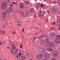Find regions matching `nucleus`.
<instances>
[{
	"label": "nucleus",
	"instance_id": "1",
	"mask_svg": "<svg viewBox=\"0 0 60 60\" xmlns=\"http://www.w3.org/2000/svg\"><path fill=\"white\" fill-rule=\"evenodd\" d=\"M45 37L46 38L45 40V41L44 40H42L40 41V43L41 45H44L45 43L46 46H48L49 44V39L48 38V37L47 36H45Z\"/></svg>",
	"mask_w": 60,
	"mask_h": 60
},
{
	"label": "nucleus",
	"instance_id": "2",
	"mask_svg": "<svg viewBox=\"0 0 60 60\" xmlns=\"http://www.w3.org/2000/svg\"><path fill=\"white\" fill-rule=\"evenodd\" d=\"M44 12L42 11H41L40 10L39 11V17L41 18V19H44V18L43 16H42L44 15Z\"/></svg>",
	"mask_w": 60,
	"mask_h": 60
},
{
	"label": "nucleus",
	"instance_id": "3",
	"mask_svg": "<svg viewBox=\"0 0 60 60\" xmlns=\"http://www.w3.org/2000/svg\"><path fill=\"white\" fill-rule=\"evenodd\" d=\"M43 57V55L42 54L38 55L37 56V58L38 59H41Z\"/></svg>",
	"mask_w": 60,
	"mask_h": 60
},
{
	"label": "nucleus",
	"instance_id": "4",
	"mask_svg": "<svg viewBox=\"0 0 60 60\" xmlns=\"http://www.w3.org/2000/svg\"><path fill=\"white\" fill-rule=\"evenodd\" d=\"M58 55V52L57 51H56L53 52L52 54V56H56Z\"/></svg>",
	"mask_w": 60,
	"mask_h": 60
},
{
	"label": "nucleus",
	"instance_id": "5",
	"mask_svg": "<svg viewBox=\"0 0 60 60\" xmlns=\"http://www.w3.org/2000/svg\"><path fill=\"white\" fill-rule=\"evenodd\" d=\"M1 8L2 9H4L6 7V4L5 3L3 4L1 6Z\"/></svg>",
	"mask_w": 60,
	"mask_h": 60
},
{
	"label": "nucleus",
	"instance_id": "6",
	"mask_svg": "<svg viewBox=\"0 0 60 60\" xmlns=\"http://www.w3.org/2000/svg\"><path fill=\"white\" fill-rule=\"evenodd\" d=\"M47 50L50 52H53L54 49L51 48H49L47 49Z\"/></svg>",
	"mask_w": 60,
	"mask_h": 60
},
{
	"label": "nucleus",
	"instance_id": "7",
	"mask_svg": "<svg viewBox=\"0 0 60 60\" xmlns=\"http://www.w3.org/2000/svg\"><path fill=\"white\" fill-rule=\"evenodd\" d=\"M50 11L51 12H56L57 11L55 8H51L50 9Z\"/></svg>",
	"mask_w": 60,
	"mask_h": 60
},
{
	"label": "nucleus",
	"instance_id": "8",
	"mask_svg": "<svg viewBox=\"0 0 60 60\" xmlns=\"http://www.w3.org/2000/svg\"><path fill=\"white\" fill-rule=\"evenodd\" d=\"M20 7L21 9H23L24 8V5L23 3H21L20 4Z\"/></svg>",
	"mask_w": 60,
	"mask_h": 60
},
{
	"label": "nucleus",
	"instance_id": "9",
	"mask_svg": "<svg viewBox=\"0 0 60 60\" xmlns=\"http://www.w3.org/2000/svg\"><path fill=\"white\" fill-rule=\"evenodd\" d=\"M19 50L18 49H17L15 50V55H17V54H19Z\"/></svg>",
	"mask_w": 60,
	"mask_h": 60
},
{
	"label": "nucleus",
	"instance_id": "10",
	"mask_svg": "<svg viewBox=\"0 0 60 60\" xmlns=\"http://www.w3.org/2000/svg\"><path fill=\"white\" fill-rule=\"evenodd\" d=\"M23 56H24V55L23 54H22L21 56H19V57L21 60H23Z\"/></svg>",
	"mask_w": 60,
	"mask_h": 60
},
{
	"label": "nucleus",
	"instance_id": "11",
	"mask_svg": "<svg viewBox=\"0 0 60 60\" xmlns=\"http://www.w3.org/2000/svg\"><path fill=\"white\" fill-rule=\"evenodd\" d=\"M2 16L4 18H6V14L5 12H3L2 14Z\"/></svg>",
	"mask_w": 60,
	"mask_h": 60
},
{
	"label": "nucleus",
	"instance_id": "12",
	"mask_svg": "<svg viewBox=\"0 0 60 60\" xmlns=\"http://www.w3.org/2000/svg\"><path fill=\"white\" fill-rule=\"evenodd\" d=\"M0 31H1V28H0ZM4 33H5V32H4V31L3 30H2V31H0V34L1 35H3Z\"/></svg>",
	"mask_w": 60,
	"mask_h": 60
},
{
	"label": "nucleus",
	"instance_id": "13",
	"mask_svg": "<svg viewBox=\"0 0 60 60\" xmlns=\"http://www.w3.org/2000/svg\"><path fill=\"white\" fill-rule=\"evenodd\" d=\"M45 57L46 58H48L49 57V55L48 54H45Z\"/></svg>",
	"mask_w": 60,
	"mask_h": 60
},
{
	"label": "nucleus",
	"instance_id": "14",
	"mask_svg": "<svg viewBox=\"0 0 60 60\" xmlns=\"http://www.w3.org/2000/svg\"><path fill=\"white\" fill-rule=\"evenodd\" d=\"M50 35L51 36L54 37V36L56 35V34L55 33H52L50 34Z\"/></svg>",
	"mask_w": 60,
	"mask_h": 60
},
{
	"label": "nucleus",
	"instance_id": "15",
	"mask_svg": "<svg viewBox=\"0 0 60 60\" xmlns=\"http://www.w3.org/2000/svg\"><path fill=\"white\" fill-rule=\"evenodd\" d=\"M56 38L57 40L60 39V35H57L56 36Z\"/></svg>",
	"mask_w": 60,
	"mask_h": 60
},
{
	"label": "nucleus",
	"instance_id": "16",
	"mask_svg": "<svg viewBox=\"0 0 60 60\" xmlns=\"http://www.w3.org/2000/svg\"><path fill=\"white\" fill-rule=\"evenodd\" d=\"M54 42L56 44H59V43H60V42L57 40H55Z\"/></svg>",
	"mask_w": 60,
	"mask_h": 60
},
{
	"label": "nucleus",
	"instance_id": "17",
	"mask_svg": "<svg viewBox=\"0 0 60 60\" xmlns=\"http://www.w3.org/2000/svg\"><path fill=\"white\" fill-rule=\"evenodd\" d=\"M9 11L10 12H12L13 11V10L12 9V8L11 7H9Z\"/></svg>",
	"mask_w": 60,
	"mask_h": 60
},
{
	"label": "nucleus",
	"instance_id": "18",
	"mask_svg": "<svg viewBox=\"0 0 60 60\" xmlns=\"http://www.w3.org/2000/svg\"><path fill=\"white\" fill-rule=\"evenodd\" d=\"M30 11L31 12L33 13L34 11V8H32L30 10Z\"/></svg>",
	"mask_w": 60,
	"mask_h": 60
},
{
	"label": "nucleus",
	"instance_id": "19",
	"mask_svg": "<svg viewBox=\"0 0 60 60\" xmlns=\"http://www.w3.org/2000/svg\"><path fill=\"white\" fill-rule=\"evenodd\" d=\"M10 42L11 43V45L12 46H14V44L13 43H12V41H11V40H10Z\"/></svg>",
	"mask_w": 60,
	"mask_h": 60
},
{
	"label": "nucleus",
	"instance_id": "20",
	"mask_svg": "<svg viewBox=\"0 0 60 60\" xmlns=\"http://www.w3.org/2000/svg\"><path fill=\"white\" fill-rule=\"evenodd\" d=\"M21 16L22 17H24L25 16V14H24V12H22L21 13Z\"/></svg>",
	"mask_w": 60,
	"mask_h": 60
},
{
	"label": "nucleus",
	"instance_id": "21",
	"mask_svg": "<svg viewBox=\"0 0 60 60\" xmlns=\"http://www.w3.org/2000/svg\"><path fill=\"white\" fill-rule=\"evenodd\" d=\"M10 52L11 54L12 55H13V50H11V49Z\"/></svg>",
	"mask_w": 60,
	"mask_h": 60
},
{
	"label": "nucleus",
	"instance_id": "22",
	"mask_svg": "<svg viewBox=\"0 0 60 60\" xmlns=\"http://www.w3.org/2000/svg\"><path fill=\"white\" fill-rule=\"evenodd\" d=\"M35 40H36V38H34L33 39V41H32V43H34V41H35Z\"/></svg>",
	"mask_w": 60,
	"mask_h": 60
},
{
	"label": "nucleus",
	"instance_id": "23",
	"mask_svg": "<svg viewBox=\"0 0 60 60\" xmlns=\"http://www.w3.org/2000/svg\"><path fill=\"white\" fill-rule=\"evenodd\" d=\"M40 5V4L39 3H38L36 5V7H39Z\"/></svg>",
	"mask_w": 60,
	"mask_h": 60
},
{
	"label": "nucleus",
	"instance_id": "24",
	"mask_svg": "<svg viewBox=\"0 0 60 60\" xmlns=\"http://www.w3.org/2000/svg\"><path fill=\"white\" fill-rule=\"evenodd\" d=\"M7 26V25L6 24H5L4 25H3L2 26V27L3 28H5V27Z\"/></svg>",
	"mask_w": 60,
	"mask_h": 60
},
{
	"label": "nucleus",
	"instance_id": "25",
	"mask_svg": "<svg viewBox=\"0 0 60 60\" xmlns=\"http://www.w3.org/2000/svg\"><path fill=\"white\" fill-rule=\"evenodd\" d=\"M11 50H13V51L14 50L16 49V47H14L13 48H11Z\"/></svg>",
	"mask_w": 60,
	"mask_h": 60
},
{
	"label": "nucleus",
	"instance_id": "26",
	"mask_svg": "<svg viewBox=\"0 0 60 60\" xmlns=\"http://www.w3.org/2000/svg\"><path fill=\"white\" fill-rule=\"evenodd\" d=\"M20 45V48L22 49L23 48V43H21Z\"/></svg>",
	"mask_w": 60,
	"mask_h": 60
},
{
	"label": "nucleus",
	"instance_id": "27",
	"mask_svg": "<svg viewBox=\"0 0 60 60\" xmlns=\"http://www.w3.org/2000/svg\"><path fill=\"white\" fill-rule=\"evenodd\" d=\"M38 25L39 27H41V24L39 22L38 24Z\"/></svg>",
	"mask_w": 60,
	"mask_h": 60
},
{
	"label": "nucleus",
	"instance_id": "28",
	"mask_svg": "<svg viewBox=\"0 0 60 60\" xmlns=\"http://www.w3.org/2000/svg\"><path fill=\"white\" fill-rule=\"evenodd\" d=\"M15 21L16 22H20V20L19 19H17Z\"/></svg>",
	"mask_w": 60,
	"mask_h": 60
},
{
	"label": "nucleus",
	"instance_id": "29",
	"mask_svg": "<svg viewBox=\"0 0 60 60\" xmlns=\"http://www.w3.org/2000/svg\"><path fill=\"white\" fill-rule=\"evenodd\" d=\"M6 12L7 13H8L9 12V11L8 9H7L6 11Z\"/></svg>",
	"mask_w": 60,
	"mask_h": 60
},
{
	"label": "nucleus",
	"instance_id": "30",
	"mask_svg": "<svg viewBox=\"0 0 60 60\" xmlns=\"http://www.w3.org/2000/svg\"><path fill=\"white\" fill-rule=\"evenodd\" d=\"M14 46H12V47H14V46H17V43H15V44H14Z\"/></svg>",
	"mask_w": 60,
	"mask_h": 60
},
{
	"label": "nucleus",
	"instance_id": "31",
	"mask_svg": "<svg viewBox=\"0 0 60 60\" xmlns=\"http://www.w3.org/2000/svg\"><path fill=\"white\" fill-rule=\"evenodd\" d=\"M51 60H56L55 58H52Z\"/></svg>",
	"mask_w": 60,
	"mask_h": 60
},
{
	"label": "nucleus",
	"instance_id": "32",
	"mask_svg": "<svg viewBox=\"0 0 60 60\" xmlns=\"http://www.w3.org/2000/svg\"><path fill=\"white\" fill-rule=\"evenodd\" d=\"M34 30H37L38 29V28L37 27H36L34 29Z\"/></svg>",
	"mask_w": 60,
	"mask_h": 60
},
{
	"label": "nucleus",
	"instance_id": "33",
	"mask_svg": "<svg viewBox=\"0 0 60 60\" xmlns=\"http://www.w3.org/2000/svg\"><path fill=\"white\" fill-rule=\"evenodd\" d=\"M26 14H28L29 13L28 12V11H26Z\"/></svg>",
	"mask_w": 60,
	"mask_h": 60
},
{
	"label": "nucleus",
	"instance_id": "34",
	"mask_svg": "<svg viewBox=\"0 0 60 60\" xmlns=\"http://www.w3.org/2000/svg\"><path fill=\"white\" fill-rule=\"evenodd\" d=\"M54 29V28L52 27H50V29L51 30L52 29Z\"/></svg>",
	"mask_w": 60,
	"mask_h": 60
},
{
	"label": "nucleus",
	"instance_id": "35",
	"mask_svg": "<svg viewBox=\"0 0 60 60\" xmlns=\"http://www.w3.org/2000/svg\"><path fill=\"white\" fill-rule=\"evenodd\" d=\"M55 24H56V22H53L52 23V24L53 25H55Z\"/></svg>",
	"mask_w": 60,
	"mask_h": 60
},
{
	"label": "nucleus",
	"instance_id": "36",
	"mask_svg": "<svg viewBox=\"0 0 60 60\" xmlns=\"http://www.w3.org/2000/svg\"><path fill=\"white\" fill-rule=\"evenodd\" d=\"M2 43L3 44H4V43H5V42H4V41H2Z\"/></svg>",
	"mask_w": 60,
	"mask_h": 60
},
{
	"label": "nucleus",
	"instance_id": "37",
	"mask_svg": "<svg viewBox=\"0 0 60 60\" xmlns=\"http://www.w3.org/2000/svg\"><path fill=\"white\" fill-rule=\"evenodd\" d=\"M45 21L46 22H48V20H47V19H45Z\"/></svg>",
	"mask_w": 60,
	"mask_h": 60
},
{
	"label": "nucleus",
	"instance_id": "38",
	"mask_svg": "<svg viewBox=\"0 0 60 60\" xmlns=\"http://www.w3.org/2000/svg\"><path fill=\"white\" fill-rule=\"evenodd\" d=\"M50 45L51 47H52V46L53 45V43H51L50 44Z\"/></svg>",
	"mask_w": 60,
	"mask_h": 60
},
{
	"label": "nucleus",
	"instance_id": "39",
	"mask_svg": "<svg viewBox=\"0 0 60 60\" xmlns=\"http://www.w3.org/2000/svg\"><path fill=\"white\" fill-rule=\"evenodd\" d=\"M26 4H29V2L28 1H26Z\"/></svg>",
	"mask_w": 60,
	"mask_h": 60
},
{
	"label": "nucleus",
	"instance_id": "40",
	"mask_svg": "<svg viewBox=\"0 0 60 60\" xmlns=\"http://www.w3.org/2000/svg\"><path fill=\"white\" fill-rule=\"evenodd\" d=\"M41 6L42 7H43V4H41Z\"/></svg>",
	"mask_w": 60,
	"mask_h": 60
},
{
	"label": "nucleus",
	"instance_id": "41",
	"mask_svg": "<svg viewBox=\"0 0 60 60\" xmlns=\"http://www.w3.org/2000/svg\"><path fill=\"white\" fill-rule=\"evenodd\" d=\"M39 38H43V36H39Z\"/></svg>",
	"mask_w": 60,
	"mask_h": 60
},
{
	"label": "nucleus",
	"instance_id": "42",
	"mask_svg": "<svg viewBox=\"0 0 60 60\" xmlns=\"http://www.w3.org/2000/svg\"><path fill=\"white\" fill-rule=\"evenodd\" d=\"M26 57H28V54L27 53V54H26Z\"/></svg>",
	"mask_w": 60,
	"mask_h": 60
},
{
	"label": "nucleus",
	"instance_id": "43",
	"mask_svg": "<svg viewBox=\"0 0 60 60\" xmlns=\"http://www.w3.org/2000/svg\"><path fill=\"white\" fill-rule=\"evenodd\" d=\"M34 17H35V18H37V16H36V15H34Z\"/></svg>",
	"mask_w": 60,
	"mask_h": 60
},
{
	"label": "nucleus",
	"instance_id": "44",
	"mask_svg": "<svg viewBox=\"0 0 60 60\" xmlns=\"http://www.w3.org/2000/svg\"><path fill=\"white\" fill-rule=\"evenodd\" d=\"M23 57H24V59H26V56H24Z\"/></svg>",
	"mask_w": 60,
	"mask_h": 60
},
{
	"label": "nucleus",
	"instance_id": "45",
	"mask_svg": "<svg viewBox=\"0 0 60 60\" xmlns=\"http://www.w3.org/2000/svg\"><path fill=\"white\" fill-rule=\"evenodd\" d=\"M26 23H28L29 22V21L28 20H27L26 21Z\"/></svg>",
	"mask_w": 60,
	"mask_h": 60
},
{
	"label": "nucleus",
	"instance_id": "46",
	"mask_svg": "<svg viewBox=\"0 0 60 60\" xmlns=\"http://www.w3.org/2000/svg\"><path fill=\"white\" fill-rule=\"evenodd\" d=\"M12 34H15V32H13L12 33Z\"/></svg>",
	"mask_w": 60,
	"mask_h": 60
},
{
	"label": "nucleus",
	"instance_id": "47",
	"mask_svg": "<svg viewBox=\"0 0 60 60\" xmlns=\"http://www.w3.org/2000/svg\"><path fill=\"white\" fill-rule=\"evenodd\" d=\"M21 25V24H18L17 25L18 26H20Z\"/></svg>",
	"mask_w": 60,
	"mask_h": 60
},
{
	"label": "nucleus",
	"instance_id": "48",
	"mask_svg": "<svg viewBox=\"0 0 60 60\" xmlns=\"http://www.w3.org/2000/svg\"><path fill=\"white\" fill-rule=\"evenodd\" d=\"M10 6H11V7H13V5L11 4H10Z\"/></svg>",
	"mask_w": 60,
	"mask_h": 60
},
{
	"label": "nucleus",
	"instance_id": "49",
	"mask_svg": "<svg viewBox=\"0 0 60 60\" xmlns=\"http://www.w3.org/2000/svg\"><path fill=\"white\" fill-rule=\"evenodd\" d=\"M24 28H23L22 29V32H23L24 31Z\"/></svg>",
	"mask_w": 60,
	"mask_h": 60
},
{
	"label": "nucleus",
	"instance_id": "50",
	"mask_svg": "<svg viewBox=\"0 0 60 60\" xmlns=\"http://www.w3.org/2000/svg\"><path fill=\"white\" fill-rule=\"evenodd\" d=\"M19 56H20L21 55V53H19Z\"/></svg>",
	"mask_w": 60,
	"mask_h": 60
},
{
	"label": "nucleus",
	"instance_id": "51",
	"mask_svg": "<svg viewBox=\"0 0 60 60\" xmlns=\"http://www.w3.org/2000/svg\"><path fill=\"white\" fill-rule=\"evenodd\" d=\"M7 48H8V49H10V48H9V47H7Z\"/></svg>",
	"mask_w": 60,
	"mask_h": 60
},
{
	"label": "nucleus",
	"instance_id": "52",
	"mask_svg": "<svg viewBox=\"0 0 60 60\" xmlns=\"http://www.w3.org/2000/svg\"><path fill=\"white\" fill-rule=\"evenodd\" d=\"M19 55H17V58H18V57H19Z\"/></svg>",
	"mask_w": 60,
	"mask_h": 60
},
{
	"label": "nucleus",
	"instance_id": "53",
	"mask_svg": "<svg viewBox=\"0 0 60 60\" xmlns=\"http://www.w3.org/2000/svg\"><path fill=\"white\" fill-rule=\"evenodd\" d=\"M39 32H41V30H39Z\"/></svg>",
	"mask_w": 60,
	"mask_h": 60
},
{
	"label": "nucleus",
	"instance_id": "54",
	"mask_svg": "<svg viewBox=\"0 0 60 60\" xmlns=\"http://www.w3.org/2000/svg\"><path fill=\"white\" fill-rule=\"evenodd\" d=\"M59 30H60V27H59Z\"/></svg>",
	"mask_w": 60,
	"mask_h": 60
},
{
	"label": "nucleus",
	"instance_id": "55",
	"mask_svg": "<svg viewBox=\"0 0 60 60\" xmlns=\"http://www.w3.org/2000/svg\"><path fill=\"white\" fill-rule=\"evenodd\" d=\"M15 2H13V4H15Z\"/></svg>",
	"mask_w": 60,
	"mask_h": 60
},
{
	"label": "nucleus",
	"instance_id": "56",
	"mask_svg": "<svg viewBox=\"0 0 60 60\" xmlns=\"http://www.w3.org/2000/svg\"><path fill=\"white\" fill-rule=\"evenodd\" d=\"M0 60H2V59L1 58H0Z\"/></svg>",
	"mask_w": 60,
	"mask_h": 60
},
{
	"label": "nucleus",
	"instance_id": "57",
	"mask_svg": "<svg viewBox=\"0 0 60 60\" xmlns=\"http://www.w3.org/2000/svg\"><path fill=\"white\" fill-rule=\"evenodd\" d=\"M47 12L48 13H49V11H48Z\"/></svg>",
	"mask_w": 60,
	"mask_h": 60
},
{
	"label": "nucleus",
	"instance_id": "58",
	"mask_svg": "<svg viewBox=\"0 0 60 60\" xmlns=\"http://www.w3.org/2000/svg\"><path fill=\"white\" fill-rule=\"evenodd\" d=\"M38 33L37 32L36 33V34H37Z\"/></svg>",
	"mask_w": 60,
	"mask_h": 60
},
{
	"label": "nucleus",
	"instance_id": "59",
	"mask_svg": "<svg viewBox=\"0 0 60 60\" xmlns=\"http://www.w3.org/2000/svg\"><path fill=\"white\" fill-rule=\"evenodd\" d=\"M44 49H42V51H43V50Z\"/></svg>",
	"mask_w": 60,
	"mask_h": 60
},
{
	"label": "nucleus",
	"instance_id": "60",
	"mask_svg": "<svg viewBox=\"0 0 60 60\" xmlns=\"http://www.w3.org/2000/svg\"><path fill=\"white\" fill-rule=\"evenodd\" d=\"M29 55H30V56H31V54H29Z\"/></svg>",
	"mask_w": 60,
	"mask_h": 60
},
{
	"label": "nucleus",
	"instance_id": "61",
	"mask_svg": "<svg viewBox=\"0 0 60 60\" xmlns=\"http://www.w3.org/2000/svg\"><path fill=\"white\" fill-rule=\"evenodd\" d=\"M15 4H17V2H16V3H15Z\"/></svg>",
	"mask_w": 60,
	"mask_h": 60
},
{
	"label": "nucleus",
	"instance_id": "62",
	"mask_svg": "<svg viewBox=\"0 0 60 60\" xmlns=\"http://www.w3.org/2000/svg\"><path fill=\"white\" fill-rule=\"evenodd\" d=\"M30 60H32V59L31 58H30Z\"/></svg>",
	"mask_w": 60,
	"mask_h": 60
},
{
	"label": "nucleus",
	"instance_id": "63",
	"mask_svg": "<svg viewBox=\"0 0 60 60\" xmlns=\"http://www.w3.org/2000/svg\"><path fill=\"white\" fill-rule=\"evenodd\" d=\"M30 54H31V52H30Z\"/></svg>",
	"mask_w": 60,
	"mask_h": 60
},
{
	"label": "nucleus",
	"instance_id": "64",
	"mask_svg": "<svg viewBox=\"0 0 60 60\" xmlns=\"http://www.w3.org/2000/svg\"><path fill=\"white\" fill-rule=\"evenodd\" d=\"M59 22H60V20H59Z\"/></svg>",
	"mask_w": 60,
	"mask_h": 60
}]
</instances>
